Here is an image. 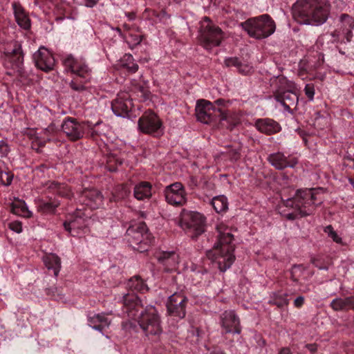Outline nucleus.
Here are the masks:
<instances>
[{"instance_id": "ea45409f", "label": "nucleus", "mask_w": 354, "mask_h": 354, "mask_svg": "<svg viewBox=\"0 0 354 354\" xmlns=\"http://www.w3.org/2000/svg\"><path fill=\"white\" fill-rule=\"evenodd\" d=\"M102 122L101 121H99L93 124L91 122H86V131H88V133H89L91 138H95L96 137L103 133L102 131L100 129V126L102 124Z\"/></svg>"}, {"instance_id": "e2e57ef3", "label": "nucleus", "mask_w": 354, "mask_h": 354, "mask_svg": "<svg viewBox=\"0 0 354 354\" xmlns=\"http://www.w3.org/2000/svg\"><path fill=\"white\" fill-rule=\"evenodd\" d=\"M278 354H292L289 348L285 347L281 349Z\"/></svg>"}, {"instance_id": "a18cd8bd", "label": "nucleus", "mask_w": 354, "mask_h": 354, "mask_svg": "<svg viewBox=\"0 0 354 354\" xmlns=\"http://www.w3.org/2000/svg\"><path fill=\"white\" fill-rule=\"evenodd\" d=\"M124 59L129 62V63H123L122 65L131 73H136L138 69V65L133 62V56L131 55H125Z\"/></svg>"}, {"instance_id": "49530a36", "label": "nucleus", "mask_w": 354, "mask_h": 354, "mask_svg": "<svg viewBox=\"0 0 354 354\" xmlns=\"http://www.w3.org/2000/svg\"><path fill=\"white\" fill-rule=\"evenodd\" d=\"M324 232L328 234L329 237H330L333 241L337 243L342 244V238L337 234L335 231H334L332 225H329L324 227Z\"/></svg>"}, {"instance_id": "6ab92c4d", "label": "nucleus", "mask_w": 354, "mask_h": 354, "mask_svg": "<svg viewBox=\"0 0 354 354\" xmlns=\"http://www.w3.org/2000/svg\"><path fill=\"white\" fill-rule=\"evenodd\" d=\"M254 127L262 133L271 135L278 133L281 127L278 122L270 118H260L255 121Z\"/></svg>"}, {"instance_id": "69168bd1", "label": "nucleus", "mask_w": 354, "mask_h": 354, "mask_svg": "<svg viewBox=\"0 0 354 354\" xmlns=\"http://www.w3.org/2000/svg\"><path fill=\"white\" fill-rule=\"evenodd\" d=\"M39 168L41 171H44V169H46L47 167L46 166H44V165H41V166L39 167Z\"/></svg>"}, {"instance_id": "a211bd4d", "label": "nucleus", "mask_w": 354, "mask_h": 354, "mask_svg": "<svg viewBox=\"0 0 354 354\" xmlns=\"http://www.w3.org/2000/svg\"><path fill=\"white\" fill-rule=\"evenodd\" d=\"M80 201L91 209H97L102 205L103 196L95 189H86L80 195Z\"/></svg>"}, {"instance_id": "338daca9", "label": "nucleus", "mask_w": 354, "mask_h": 354, "mask_svg": "<svg viewBox=\"0 0 354 354\" xmlns=\"http://www.w3.org/2000/svg\"><path fill=\"white\" fill-rule=\"evenodd\" d=\"M349 182L350 183L353 185V187H354V179L353 178H349Z\"/></svg>"}, {"instance_id": "a878e982", "label": "nucleus", "mask_w": 354, "mask_h": 354, "mask_svg": "<svg viewBox=\"0 0 354 354\" xmlns=\"http://www.w3.org/2000/svg\"><path fill=\"white\" fill-rule=\"evenodd\" d=\"M45 187L46 192L48 193L68 198L73 195L70 187L64 183H59L56 181H48L46 183Z\"/></svg>"}, {"instance_id": "0eeeda50", "label": "nucleus", "mask_w": 354, "mask_h": 354, "mask_svg": "<svg viewBox=\"0 0 354 354\" xmlns=\"http://www.w3.org/2000/svg\"><path fill=\"white\" fill-rule=\"evenodd\" d=\"M179 224L192 239H196L205 231L206 217L198 212L183 209Z\"/></svg>"}, {"instance_id": "0e129e2a", "label": "nucleus", "mask_w": 354, "mask_h": 354, "mask_svg": "<svg viewBox=\"0 0 354 354\" xmlns=\"http://www.w3.org/2000/svg\"><path fill=\"white\" fill-rule=\"evenodd\" d=\"M209 354H225V353L220 348H215L211 351Z\"/></svg>"}, {"instance_id": "aec40b11", "label": "nucleus", "mask_w": 354, "mask_h": 354, "mask_svg": "<svg viewBox=\"0 0 354 354\" xmlns=\"http://www.w3.org/2000/svg\"><path fill=\"white\" fill-rule=\"evenodd\" d=\"M275 100L284 107V109L292 113V107L297 106L298 97L297 94L290 91H286L275 95Z\"/></svg>"}, {"instance_id": "774afa93", "label": "nucleus", "mask_w": 354, "mask_h": 354, "mask_svg": "<svg viewBox=\"0 0 354 354\" xmlns=\"http://www.w3.org/2000/svg\"><path fill=\"white\" fill-rule=\"evenodd\" d=\"M319 268L320 270H328V268H327V267H326V266H324V267H319Z\"/></svg>"}, {"instance_id": "4be33fe9", "label": "nucleus", "mask_w": 354, "mask_h": 354, "mask_svg": "<svg viewBox=\"0 0 354 354\" xmlns=\"http://www.w3.org/2000/svg\"><path fill=\"white\" fill-rule=\"evenodd\" d=\"M158 260L163 264L167 272H171L176 268L179 263V257L174 251H164L158 256Z\"/></svg>"}, {"instance_id": "f03ea898", "label": "nucleus", "mask_w": 354, "mask_h": 354, "mask_svg": "<svg viewBox=\"0 0 354 354\" xmlns=\"http://www.w3.org/2000/svg\"><path fill=\"white\" fill-rule=\"evenodd\" d=\"M330 5L327 0H297L292 6L293 18L301 24L319 26L328 19Z\"/></svg>"}, {"instance_id": "2eb2a0df", "label": "nucleus", "mask_w": 354, "mask_h": 354, "mask_svg": "<svg viewBox=\"0 0 354 354\" xmlns=\"http://www.w3.org/2000/svg\"><path fill=\"white\" fill-rule=\"evenodd\" d=\"M220 319L224 333H241L240 320L234 310H225L221 315Z\"/></svg>"}, {"instance_id": "6e6552de", "label": "nucleus", "mask_w": 354, "mask_h": 354, "mask_svg": "<svg viewBox=\"0 0 354 354\" xmlns=\"http://www.w3.org/2000/svg\"><path fill=\"white\" fill-rule=\"evenodd\" d=\"M126 237L129 245L140 252L148 250L153 240L144 222L130 225L126 232Z\"/></svg>"}, {"instance_id": "412c9836", "label": "nucleus", "mask_w": 354, "mask_h": 354, "mask_svg": "<svg viewBox=\"0 0 354 354\" xmlns=\"http://www.w3.org/2000/svg\"><path fill=\"white\" fill-rule=\"evenodd\" d=\"M15 21L21 28L29 30L30 28V19L24 8L19 3L12 4Z\"/></svg>"}, {"instance_id": "9b49d317", "label": "nucleus", "mask_w": 354, "mask_h": 354, "mask_svg": "<svg viewBox=\"0 0 354 354\" xmlns=\"http://www.w3.org/2000/svg\"><path fill=\"white\" fill-rule=\"evenodd\" d=\"M196 114L198 120L209 124L216 120L219 113L218 108H216L212 102L206 100H199L196 103Z\"/></svg>"}, {"instance_id": "c756f323", "label": "nucleus", "mask_w": 354, "mask_h": 354, "mask_svg": "<svg viewBox=\"0 0 354 354\" xmlns=\"http://www.w3.org/2000/svg\"><path fill=\"white\" fill-rule=\"evenodd\" d=\"M44 263L48 270H52L55 277H57L61 270V259L55 254H48L44 257Z\"/></svg>"}, {"instance_id": "bf43d9fd", "label": "nucleus", "mask_w": 354, "mask_h": 354, "mask_svg": "<svg viewBox=\"0 0 354 354\" xmlns=\"http://www.w3.org/2000/svg\"><path fill=\"white\" fill-rule=\"evenodd\" d=\"M98 0H84V4L86 7L93 8Z\"/></svg>"}, {"instance_id": "3c124183", "label": "nucleus", "mask_w": 354, "mask_h": 354, "mask_svg": "<svg viewBox=\"0 0 354 354\" xmlns=\"http://www.w3.org/2000/svg\"><path fill=\"white\" fill-rule=\"evenodd\" d=\"M225 64L227 67L234 66L237 68L240 66L241 62L237 57H228L224 61Z\"/></svg>"}, {"instance_id": "4c0bfd02", "label": "nucleus", "mask_w": 354, "mask_h": 354, "mask_svg": "<svg viewBox=\"0 0 354 354\" xmlns=\"http://www.w3.org/2000/svg\"><path fill=\"white\" fill-rule=\"evenodd\" d=\"M82 59H77L72 55H67L62 58V64L66 71L73 73Z\"/></svg>"}, {"instance_id": "ddd939ff", "label": "nucleus", "mask_w": 354, "mask_h": 354, "mask_svg": "<svg viewBox=\"0 0 354 354\" xmlns=\"http://www.w3.org/2000/svg\"><path fill=\"white\" fill-rule=\"evenodd\" d=\"M86 122H79L77 119L67 117L62 124V130L73 141L82 138L86 132Z\"/></svg>"}, {"instance_id": "e433bc0d", "label": "nucleus", "mask_w": 354, "mask_h": 354, "mask_svg": "<svg viewBox=\"0 0 354 354\" xmlns=\"http://www.w3.org/2000/svg\"><path fill=\"white\" fill-rule=\"evenodd\" d=\"M288 294L281 292H272L270 295L268 304L275 305L279 308L287 306L289 300L287 299Z\"/></svg>"}, {"instance_id": "58836bf2", "label": "nucleus", "mask_w": 354, "mask_h": 354, "mask_svg": "<svg viewBox=\"0 0 354 354\" xmlns=\"http://www.w3.org/2000/svg\"><path fill=\"white\" fill-rule=\"evenodd\" d=\"M123 162V159L117 156L116 154H109L106 158V167L110 171H115L118 165H121Z\"/></svg>"}, {"instance_id": "de8ad7c7", "label": "nucleus", "mask_w": 354, "mask_h": 354, "mask_svg": "<svg viewBox=\"0 0 354 354\" xmlns=\"http://www.w3.org/2000/svg\"><path fill=\"white\" fill-rule=\"evenodd\" d=\"M138 97H140L142 100H146L149 98V91L148 88L143 86H139L136 88Z\"/></svg>"}, {"instance_id": "864d4df0", "label": "nucleus", "mask_w": 354, "mask_h": 354, "mask_svg": "<svg viewBox=\"0 0 354 354\" xmlns=\"http://www.w3.org/2000/svg\"><path fill=\"white\" fill-rule=\"evenodd\" d=\"M342 35L344 36V35L342 34V30H334L333 32H332L330 33V36L332 37V42H339V41H344V39H342ZM345 42H346L345 41Z\"/></svg>"}, {"instance_id": "1a4fd4ad", "label": "nucleus", "mask_w": 354, "mask_h": 354, "mask_svg": "<svg viewBox=\"0 0 354 354\" xmlns=\"http://www.w3.org/2000/svg\"><path fill=\"white\" fill-rule=\"evenodd\" d=\"M138 130L153 137H160L164 133L162 120L153 111H146L138 121Z\"/></svg>"}, {"instance_id": "dca6fc26", "label": "nucleus", "mask_w": 354, "mask_h": 354, "mask_svg": "<svg viewBox=\"0 0 354 354\" xmlns=\"http://www.w3.org/2000/svg\"><path fill=\"white\" fill-rule=\"evenodd\" d=\"M33 59L37 68L48 72L54 68L55 60L53 55L44 47H41L33 55Z\"/></svg>"}, {"instance_id": "b1692460", "label": "nucleus", "mask_w": 354, "mask_h": 354, "mask_svg": "<svg viewBox=\"0 0 354 354\" xmlns=\"http://www.w3.org/2000/svg\"><path fill=\"white\" fill-rule=\"evenodd\" d=\"M88 325L93 329L103 333L111 324V320L105 313L94 314L88 317Z\"/></svg>"}, {"instance_id": "09e8293b", "label": "nucleus", "mask_w": 354, "mask_h": 354, "mask_svg": "<svg viewBox=\"0 0 354 354\" xmlns=\"http://www.w3.org/2000/svg\"><path fill=\"white\" fill-rule=\"evenodd\" d=\"M304 93L310 101H313L315 95V86L313 83L306 84Z\"/></svg>"}, {"instance_id": "7ed1b4c3", "label": "nucleus", "mask_w": 354, "mask_h": 354, "mask_svg": "<svg viewBox=\"0 0 354 354\" xmlns=\"http://www.w3.org/2000/svg\"><path fill=\"white\" fill-rule=\"evenodd\" d=\"M218 242L212 251L207 252V257L215 262L221 272L226 271L235 260L234 245L232 244L234 235L230 229L224 223L217 225Z\"/></svg>"}, {"instance_id": "cd10ccee", "label": "nucleus", "mask_w": 354, "mask_h": 354, "mask_svg": "<svg viewBox=\"0 0 354 354\" xmlns=\"http://www.w3.org/2000/svg\"><path fill=\"white\" fill-rule=\"evenodd\" d=\"M342 24L341 30L344 35V39L350 42L353 37L352 30L354 28V18L347 14H342L340 16Z\"/></svg>"}, {"instance_id": "37998d69", "label": "nucleus", "mask_w": 354, "mask_h": 354, "mask_svg": "<svg viewBox=\"0 0 354 354\" xmlns=\"http://www.w3.org/2000/svg\"><path fill=\"white\" fill-rule=\"evenodd\" d=\"M14 178V174L10 171H4L0 168V183L4 186L11 185Z\"/></svg>"}, {"instance_id": "423d86ee", "label": "nucleus", "mask_w": 354, "mask_h": 354, "mask_svg": "<svg viewBox=\"0 0 354 354\" xmlns=\"http://www.w3.org/2000/svg\"><path fill=\"white\" fill-rule=\"evenodd\" d=\"M225 35L221 28L214 24L211 19L205 17L200 23L198 40L207 50L220 46Z\"/></svg>"}, {"instance_id": "c9c22d12", "label": "nucleus", "mask_w": 354, "mask_h": 354, "mask_svg": "<svg viewBox=\"0 0 354 354\" xmlns=\"http://www.w3.org/2000/svg\"><path fill=\"white\" fill-rule=\"evenodd\" d=\"M211 204L217 213L225 212L228 209L227 199L223 195L214 197Z\"/></svg>"}, {"instance_id": "052dcab7", "label": "nucleus", "mask_w": 354, "mask_h": 354, "mask_svg": "<svg viewBox=\"0 0 354 354\" xmlns=\"http://www.w3.org/2000/svg\"><path fill=\"white\" fill-rule=\"evenodd\" d=\"M306 347L310 351V353H313L317 351V346L315 344H306Z\"/></svg>"}, {"instance_id": "c03bdc74", "label": "nucleus", "mask_w": 354, "mask_h": 354, "mask_svg": "<svg viewBox=\"0 0 354 354\" xmlns=\"http://www.w3.org/2000/svg\"><path fill=\"white\" fill-rule=\"evenodd\" d=\"M79 77H75L70 82V87L75 91L82 92L86 89L85 84L88 81H85L84 79L78 80Z\"/></svg>"}, {"instance_id": "8fccbe9b", "label": "nucleus", "mask_w": 354, "mask_h": 354, "mask_svg": "<svg viewBox=\"0 0 354 354\" xmlns=\"http://www.w3.org/2000/svg\"><path fill=\"white\" fill-rule=\"evenodd\" d=\"M8 227L12 231L17 233H21L22 232V223L18 221L10 222L8 224Z\"/></svg>"}, {"instance_id": "79ce46f5", "label": "nucleus", "mask_w": 354, "mask_h": 354, "mask_svg": "<svg viewBox=\"0 0 354 354\" xmlns=\"http://www.w3.org/2000/svg\"><path fill=\"white\" fill-rule=\"evenodd\" d=\"M127 37V44L131 49L139 45L144 37L143 35L134 33L132 30L128 32V35Z\"/></svg>"}, {"instance_id": "7c9ffc66", "label": "nucleus", "mask_w": 354, "mask_h": 354, "mask_svg": "<svg viewBox=\"0 0 354 354\" xmlns=\"http://www.w3.org/2000/svg\"><path fill=\"white\" fill-rule=\"evenodd\" d=\"M7 56L13 63V66L19 68L24 62V55L21 50V46L17 42L13 44V48L10 52L7 53Z\"/></svg>"}, {"instance_id": "603ef678", "label": "nucleus", "mask_w": 354, "mask_h": 354, "mask_svg": "<svg viewBox=\"0 0 354 354\" xmlns=\"http://www.w3.org/2000/svg\"><path fill=\"white\" fill-rule=\"evenodd\" d=\"M237 69L241 74L248 75L252 71V67L249 64L241 62L240 66L237 67Z\"/></svg>"}, {"instance_id": "a19ab883", "label": "nucleus", "mask_w": 354, "mask_h": 354, "mask_svg": "<svg viewBox=\"0 0 354 354\" xmlns=\"http://www.w3.org/2000/svg\"><path fill=\"white\" fill-rule=\"evenodd\" d=\"M130 192L127 187L124 185H118L115 190V193L113 195V200L114 201H118L127 198Z\"/></svg>"}, {"instance_id": "2f4dec72", "label": "nucleus", "mask_w": 354, "mask_h": 354, "mask_svg": "<svg viewBox=\"0 0 354 354\" xmlns=\"http://www.w3.org/2000/svg\"><path fill=\"white\" fill-rule=\"evenodd\" d=\"M11 212L18 216L30 218L32 213L28 209L26 203L22 200H15L11 204Z\"/></svg>"}, {"instance_id": "393cba45", "label": "nucleus", "mask_w": 354, "mask_h": 354, "mask_svg": "<svg viewBox=\"0 0 354 354\" xmlns=\"http://www.w3.org/2000/svg\"><path fill=\"white\" fill-rule=\"evenodd\" d=\"M218 120L221 124L228 129H232L240 122V117L236 113L225 111L218 108Z\"/></svg>"}, {"instance_id": "20e7f679", "label": "nucleus", "mask_w": 354, "mask_h": 354, "mask_svg": "<svg viewBox=\"0 0 354 354\" xmlns=\"http://www.w3.org/2000/svg\"><path fill=\"white\" fill-rule=\"evenodd\" d=\"M321 199L314 189H298L294 196L283 201L287 207L294 209L293 212L286 214V218L294 221L299 218L309 216L313 213L317 206L322 204Z\"/></svg>"}, {"instance_id": "39448f33", "label": "nucleus", "mask_w": 354, "mask_h": 354, "mask_svg": "<svg viewBox=\"0 0 354 354\" xmlns=\"http://www.w3.org/2000/svg\"><path fill=\"white\" fill-rule=\"evenodd\" d=\"M240 25L250 37L259 40L269 37L276 30V23L268 14L249 18Z\"/></svg>"}, {"instance_id": "473e14b6", "label": "nucleus", "mask_w": 354, "mask_h": 354, "mask_svg": "<svg viewBox=\"0 0 354 354\" xmlns=\"http://www.w3.org/2000/svg\"><path fill=\"white\" fill-rule=\"evenodd\" d=\"M127 288L132 292L131 294L135 295L134 292H145L148 290V287L145 281L139 277L134 276L131 278L127 283Z\"/></svg>"}, {"instance_id": "4d7b16f0", "label": "nucleus", "mask_w": 354, "mask_h": 354, "mask_svg": "<svg viewBox=\"0 0 354 354\" xmlns=\"http://www.w3.org/2000/svg\"><path fill=\"white\" fill-rule=\"evenodd\" d=\"M231 160H237L240 158V151L239 149H234L230 152Z\"/></svg>"}, {"instance_id": "5fc2aeb1", "label": "nucleus", "mask_w": 354, "mask_h": 354, "mask_svg": "<svg viewBox=\"0 0 354 354\" xmlns=\"http://www.w3.org/2000/svg\"><path fill=\"white\" fill-rule=\"evenodd\" d=\"M10 151L9 147L3 140H0V156L5 157L8 154Z\"/></svg>"}, {"instance_id": "f8f14e48", "label": "nucleus", "mask_w": 354, "mask_h": 354, "mask_svg": "<svg viewBox=\"0 0 354 354\" xmlns=\"http://www.w3.org/2000/svg\"><path fill=\"white\" fill-rule=\"evenodd\" d=\"M188 299L182 293L175 292L171 295L167 303V312L169 315L183 319L186 315V306Z\"/></svg>"}, {"instance_id": "bb28decb", "label": "nucleus", "mask_w": 354, "mask_h": 354, "mask_svg": "<svg viewBox=\"0 0 354 354\" xmlns=\"http://www.w3.org/2000/svg\"><path fill=\"white\" fill-rule=\"evenodd\" d=\"M134 197L139 201L149 199L152 196V185L147 181H142L135 185Z\"/></svg>"}, {"instance_id": "f704fd0d", "label": "nucleus", "mask_w": 354, "mask_h": 354, "mask_svg": "<svg viewBox=\"0 0 354 354\" xmlns=\"http://www.w3.org/2000/svg\"><path fill=\"white\" fill-rule=\"evenodd\" d=\"M72 73L75 74L80 79L85 80V81H89L91 78V71L83 59H81Z\"/></svg>"}, {"instance_id": "5701e85b", "label": "nucleus", "mask_w": 354, "mask_h": 354, "mask_svg": "<svg viewBox=\"0 0 354 354\" xmlns=\"http://www.w3.org/2000/svg\"><path fill=\"white\" fill-rule=\"evenodd\" d=\"M82 212H77L76 216L70 221H66L64 226L66 230L69 232L73 236L80 234V230H84L86 226V219L82 216Z\"/></svg>"}, {"instance_id": "13d9d810", "label": "nucleus", "mask_w": 354, "mask_h": 354, "mask_svg": "<svg viewBox=\"0 0 354 354\" xmlns=\"http://www.w3.org/2000/svg\"><path fill=\"white\" fill-rule=\"evenodd\" d=\"M229 101H226L224 99L220 98L214 101V104H216L218 106L225 107L229 104Z\"/></svg>"}, {"instance_id": "6e6d98bb", "label": "nucleus", "mask_w": 354, "mask_h": 354, "mask_svg": "<svg viewBox=\"0 0 354 354\" xmlns=\"http://www.w3.org/2000/svg\"><path fill=\"white\" fill-rule=\"evenodd\" d=\"M304 297L303 296H299L294 300V306L297 308H300L304 305Z\"/></svg>"}, {"instance_id": "f257e3e1", "label": "nucleus", "mask_w": 354, "mask_h": 354, "mask_svg": "<svg viewBox=\"0 0 354 354\" xmlns=\"http://www.w3.org/2000/svg\"><path fill=\"white\" fill-rule=\"evenodd\" d=\"M141 301L136 295L126 294L123 297V313L132 319H138L139 325L147 335H159L162 333L160 316L153 306H148L145 311Z\"/></svg>"}, {"instance_id": "680f3d73", "label": "nucleus", "mask_w": 354, "mask_h": 354, "mask_svg": "<svg viewBox=\"0 0 354 354\" xmlns=\"http://www.w3.org/2000/svg\"><path fill=\"white\" fill-rule=\"evenodd\" d=\"M299 269H300V266H294L292 268V272H291V274H292L291 278L294 281H298L297 279H296L295 277V274L297 270H299Z\"/></svg>"}, {"instance_id": "4468645a", "label": "nucleus", "mask_w": 354, "mask_h": 354, "mask_svg": "<svg viewBox=\"0 0 354 354\" xmlns=\"http://www.w3.org/2000/svg\"><path fill=\"white\" fill-rule=\"evenodd\" d=\"M133 108V102L129 93L120 92L111 102V109L118 117L125 118Z\"/></svg>"}, {"instance_id": "9d476101", "label": "nucleus", "mask_w": 354, "mask_h": 354, "mask_svg": "<svg viewBox=\"0 0 354 354\" xmlns=\"http://www.w3.org/2000/svg\"><path fill=\"white\" fill-rule=\"evenodd\" d=\"M166 201L174 206H183L187 203V193L182 183L176 182L164 190Z\"/></svg>"}, {"instance_id": "72a5a7b5", "label": "nucleus", "mask_w": 354, "mask_h": 354, "mask_svg": "<svg viewBox=\"0 0 354 354\" xmlns=\"http://www.w3.org/2000/svg\"><path fill=\"white\" fill-rule=\"evenodd\" d=\"M59 205V201L56 199H50L48 201L41 200L37 205V209L42 214H52Z\"/></svg>"}, {"instance_id": "c85d7f7f", "label": "nucleus", "mask_w": 354, "mask_h": 354, "mask_svg": "<svg viewBox=\"0 0 354 354\" xmlns=\"http://www.w3.org/2000/svg\"><path fill=\"white\" fill-rule=\"evenodd\" d=\"M330 306L335 311L354 310V295L345 298H335L331 301Z\"/></svg>"}, {"instance_id": "f3484780", "label": "nucleus", "mask_w": 354, "mask_h": 354, "mask_svg": "<svg viewBox=\"0 0 354 354\" xmlns=\"http://www.w3.org/2000/svg\"><path fill=\"white\" fill-rule=\"evenodd\" d=\"M268 160L277 169L280 170L286 167L294 168L298 163V159L296 157L292 156L286 157L281 152L270 154Z\"/></svg>"}]
</instances>
